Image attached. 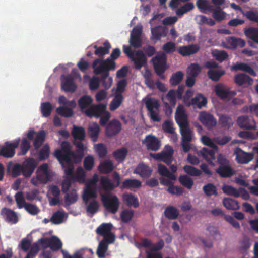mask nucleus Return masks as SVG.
<instances>
[{"mask_svg":"<svg viewBox=\"0 0 258 258\" xmlns=\"http://www.w3.org/2000/svg\"><path fill=\"white\" fill-rule=\"evenodd\" d=\"M60 147V149H56L54 153V156L59 162L62 163L63 161L69 162L70 159H73L74 162L75 163H79L81 162L84 156L83 152H82V155L79 157V153L78 152V149L76 148L75 152L72 151L70 143L68 141H63L61 144Z\"/></svg>","mask_w":258,"mask_h":258,"instance_id":"nucleus-1","label":"nucleus"},{"mask_svg":"<svg viewBox=\"0 0 258 258\" xmlns=\"http://www.w3.org/2000/svg\"><path fill=\"white\" fill-rule=\"evenodd\" d=\"M93 72L96 75H101L102 81L108 80L109 77V71L116 69L115 61H110L109 59H102L97 58L92 63Z\"/></svg>","mask_w":258,"mask_h":258,"instance_id":"nucleus-2","label":"nucleus"},{"mask_svg":"<svg viewBox=\"0 0 258 258\" xmlns=\"http://www.w3.org/2000/svg\"><path fill=\"white\" fill-rule=\"evenodd\" d=\"M100 200L105 209L109 213L115 214L118 211L120 202L115 195L110 192L100 194Z\"/></svg>","mask_w":258,"mask_h":258,"instance_id":"nucleus-3","label":"nucleus"},{"mask_svg":"<svg viewBox=\"0 0 258 258\" xmlns=\"http://www.w3.org/2000/svg\"><path fill=\"white\" fill-rule=\"evenodd\" d=\"M72 136L73 138L72 143L78 149V152L80 153L78 157H80L82 155V152L84 153L86 147L85 146L83 141L85 140L86 133L85 129L81 126L73 125L71 132Z\"/></svg>","mask_w":258,"mask_h":258,"instance_id":"nucleus-4","label":"nucleus"},{"mask_svg":"<svg viewBox=\"0 0 258 258\" xmlns=\"http://www.w3.org/2000/svg\"><path fill=\"white\" fill-rule=\"evenodd\" d=\"M154 69L157 75L161 79H165L164 73L168 69L167 64V56L163 53L158 54L151 59Z\"/></svg>","mask_w":258,"mask_h":258,"instance_id":"nucleus-5","label":"nucleus"},{"mask_svg":"<svg viewBox=\"0 0 258 258\" xmlns=\"http://www.w3.org/2000/svg\"><path fill=\"white\" fill-rule=\"evenodd\" d=\"M145 105L151 119L159 122L161 118L159 115L160 104L158 100L154 98H148L145 102Z\"/></svg>","mask_w":258,"mask_h":258,"instance_id":"nucleus-6","label":"nucleus"},{"mask_svg":"<svg viewBox=\"0 0 258 258\" xmlns=\"http://www.w3.org/2000/svg\"><path fill=\"white\" fill-rule=\"evenodd\" d=\"M20 139L13 141H7L0 149V156L5 158H12L15 154V149L18 148Z\"/></svg>","mask_w":258,"mask_h":258,"instance_id":"nucleus-7","label":"nucleus"},{"mask_svg":"<svg viewBox=\"0 0 258 258\" xmlns=\"http://www.w3.org/2000/svg\"><path fill=\"white\" fill-rule=\"evenodd\" d=\"M107 106L103 103L93 104L85 111V115L90 118L95 117L98 118L107 111Z\"/></svg>","mask_w":258,"mask_h":258,"instance_id":"nucleus-8","label":"nucleus"},{"mask_svg":"<svg viewBox=\"0 0 258 258\" xmlns=\"http://www.w3.org/2000/svg\"><path fill=\"white\" fill-rule=\"evenodd\" d=\"M199 119L204 126L211 130L217 125V120L214 115L205 111L200 112Z\"/></svg>","mask_w":258,"mask_h":258,"instance_id":"nucleus-9","label":"nucleus"},{"mask_svg":"<svg viewBox=\"0 0 258 258\" xmlns=\"http://www.w3.org/2000/svg\"><path fill=\"white\" fill-rule=\"evenodd\" d=\"M143 145H145L148 150L156 151L158 150L161 147V142L157 137L149 134L146 136L144 140H142Z\"/></svg>","mask_w":258,"mask_h":258,"instance_id":"nucleus-10","label":"nucleus"},{"mask_svg":"<svg viewBox=\"0 0 258 258\" xmlns=\"http://www.w3.org/2000/svg\"><path fill=\"white\" fill-rule=\"evenodd\" d=\"M38 165L37 161L33 158H27L22 164L23 169V176L29 177L34 172Z\"/></svg>","mask_w":258,"mask_h":258,"instance_id":"nucleus-11","label":"nucleus"},{"mask_svg":"<svg viewBox=\"0 0 258 258\" xmlns=\"http://www.w3.org/2000/svg\"><path fill=\"white\" fill-rule=\"evenodd\" d=\"M166 150L161 153L155 154L154 157L156 160H160L166 163L167 165L171 164L173 161V150L170 146L166 147Z\"/></svg>","mask_w":258,"mask_h":258,"instance_id":"nucleus-12","label":"nucleus"},{"mask_svg":"<svg viewBox=\"0 0 258 258\" xmlns=\"http://www.w3.org/2000/svg\"><path fill=\"white\" fill-rule=\"evenodd\" d=\"M121 130V123L117 119H114L106 126L105 133L108 137H111L118 134Z\"/></svg>","mask_w":258,"mask_h":258,"instance_id":"nucleus-13","label":"nucleus"},{"mask_svg":"<svg viewBox=\"0 0 258 258\" xmlns=\"http://www.w3.org/2000/svg\"><path fill=\"white\" fill-rule=\"evenodd\" d=\"M130 59L134 62L135 68L136 70H140L143 67L146 66L147 62L145 54L140 50L136 51Z\"/></svg>","mask_w":258,"mask_h":258,"instance_id":"nucleus-14","label":"nucleus"},{"mask_svg":"<svg viewBox=\"0 0 258 258\" xmlns=\"http://www.w3.org/2000/svg\"><path fill=\"white\" fill-rule=\"evenodd\" d=\"M175 119L179 127L189 124L187 115L182 105H179L177 107Z\"/></svg>","mask_w":258,"mask_h":258,"instance_id":"nucleus-15","label":"nucleus"},{"mask_svg":"<svg viewBox=\"0 0 258 258\" xmlns=\"http://www.w3.org/2000/svg\"><path fill=\"white\" fill-rule=\"evenodd\" d=\"M237 124L241 128L247 130L254 129L256 126L255 121L252 117L248 116H239L237 120Z\"/></svg>","mask_w":258,"mask_h":258,"instance_id":"nucleus-16","label":"nucleus"},{"mask_svg":"<svg viewBox=\"0 0 258 258\" xmlns=\"http://www.w3.org/2000/svg\"><path fill=\"white\" fill-rule=\"evenodd\" d=\"M61 88L65 92H74L76 89L74 80L71 75L61 76Z\"/></svg>","mask_w":258,"mask_h":258,"instance_id":"nucleus-17","label":"nucleus"},{"mask_svg":"<svg viewBox=\"0 0 258 258\" xmlns=\"http://www.w3.org/2000/svg\"><path fill=\"white\" fill-rule=\"evenodd\" d=\"M153 170L143 162L140 163L134 171V173L138 174L143 178H148L152 174Z\"/></svg>","mask_w":258,"mask_h":258,"instance_id":"nucleus-18","label":"nucleus"},{"mask_svg":"<svg viewBox=\"0 0 258 258\" xmlns=\"http://www.w3.org/2000/svg\"><path fill=\"white\" fill-rule=\"evenodd\" d=\"M236 159L238 163L247 164L253 159V154L252 153L244 152L241 148H236L235 150Z\"/></svg>","mask_w":258,"mask_h":258,"instance_id":"nucleus-19","label":"nucleus"},{"mask_svg":"<svg viewBox=\"0 0 258 258\" xmlns=\"http://www.w3.org/2000/svg\"><path fill=\"white\" fill-rule=\"evenodd\" d=\"M231 70L235 71H243L253 77H256L257 76V73L253 68L247 63L237 62L231 66Z\"/></svg>","mask_w":258,"mask_h":258,"instance_id":"nucleus-20","label":"nucleus"},{"mask_svg":"<svg viewBox=\"0 0 258 258\" xmlns=\"http://www.w3.org/2000/svg\"><path fill=\"white\" fill-rule=\"evenodd\" d=\"M215 92L216 94L221 99H230L235 95L236 93L234 91H229L224 88L221 85H216L215 87Z\"/></svg>","mask_w":258,"mask_h":258,"instance_id":"nucleus-21","label":"nucleus"},{"mask_svg":"<svg viewBox=\"0 0 258 258\" xmlns=\"http://www.w3.org/2000/svg\"><path fill=\"white\" fill-rule=\"evenodd\" d=\"M234 82L239 86L247 87L251 85L253 80L244 73H239L235 75Z\"/></svg>","mask_w":258,"mask_h":258,"instance_id":"nucleus-22","label":"nucleus"},{"mask_svg":"<svg viewBox=\"0 0 258 258\" xmlns=\"http://www.w3.org/2000/svg\"><path fill=\"white\" fill-rule=\"evenodd\" d=\"M1 214L5 220L12 224H16L18 221L17 214L12 210L4 208L2 209Z\"/></svg>","mask_w":258,"mask_h":258,"instance_id":"nucleus-23","label":"nucleus"},{"mask_svg":"<svg viewBox=\"0 0 258 258\" xmlns=\"http://www.w3.org/2000/svg\"><path fill=\"white\" fill-rule=\"evenodd\" d=\"M216 172L220 177L222 178H229L235 174V172L230 165L219 166L216 169Z\"/></svg>","mask_w":258,"mask_h":258,"instance_id":"nucleus-24","label":"nucleus"},{"mask_svg":"<svg viewBox=\"0 0 258 258\" xmlns=\"http://www.w3.org/2000/svg\"><path fill=\"white\" fill-rule=\"evenodd\" d=\"M96 197V187L85 185L82 194V199L85 204L87 205L90 199H95Z\"/></svg>","mask_w":258,"mask_h":258,"instance_id":"nucleus-25","label":"nucleus"},{"mask_svg":"<svg viewBox=\"0 0 258 258\" xmlns=\"http://www.w3.org/2000/svg\"><path fill=\"white\" fill-rule=\"evenodd\" d=\"M215 150L213 149H209L208 148H203L200 151L199 153L202 157L208 162L209 164L214 166V163L213 160L215 159Z\"/></svg>","mask_w":258,"mask_h":258,"instance_id":"nucleus-26","label":"nucleus"},{"mask_svg":"<svg viewBox=\"0 0 258 258\" xmlns=\"http://www.w3.org/2000/svg\"><path fill=\"white\" fill-rule=\"evenodd\" d=\"M200 50L197 44H191L186 46H181L178 49V52L183 56H189L196 53Z\"/></svg>","mask_w":258,"mask_h":258,"instance_id":"nucleus-27","label":"nucleus"},{"mask_svg":"<svg viewBox=\"0 0 258 258\" xmlns=\"http://www.w3.org/2000/svg\"><path fill=\"white\" fill-rule=\"evenodd\" d=\"M207 99L203 94L198 93L191 99L189 105H193L194 107L199 109L202 108L206 105Z\"/></svg>","mask_w":258,"mask_h":258,"instance_id":"nucleus-28","label":"nucleus"},{"mask_svg":"<svg viewBox=\"0 0 258 258\" xmlns=\"http://www.w3.org/2000/svg\"><path fill=\"white\" fill-rule=\"evenodd\" d=\"M152 39L156 40H159L162 37H165L167 33V29L161 26H158L152 28L151 30Z\"/></svg>","mask_w":258,"mask_h":258,"instance_id":"nucleus-29","label":"nucleus"},{"mask_svg":"<svg viewBox=\"0 0 258 258\" xmlns=\"http://www.w3.org/2000/svg\"><path fill=\"white\" fill-rule=\"evenodd\" d=\"M103 47H98L96 45L94 46V48L95 49L94 53L95 55L100 57L109 53V50L111 48V46L108 41L104 42L103 43Z\"/></svg>","mask_w":258,"mask_h":258,"instance_id":"nucleus-30","label":"nucleus"},{"mask_svg":"<svg viewBox=\"0 0 258 258\" xmlns=\"http://www.w3.org/2000/svg\"><path fill=\"white\" fill-rule=\"evenodd\" d=\"M93 99L88 95L82 96L78 100V106L82 112L85 113V111L91 106Z\"/></svg>","mask_w":258,"mask_h":258,"instance_id":"nucleus-31","label":"nucleus"},{"mask_svg":"<svg viewBox=\"0 0 258 258\" xmlns=\"http://www.w3.org/2000/svg\"><path fill=\"white\" fill-rule=\"evenodd\" d=\"M100 131V127L97 123L93 122L89 125L88 133L93 142H95L97 141Z\"/></svg>","mask_w":258,"mask_h":258,"instance_id":"nucleus-32","label":"nucleus"},{"mask_svg":"<svg viewBox=\"0 0 258 258\" xmlns=\"http://www.w3.org/2000/svg\"><path fill=\"white\" fill-rule=\"evenodd\" d=\"M123 200L128 207L133 206L134 208H137L139 206L138 198L131 193L123 194Z\"/></svg>","mask_w":258,"mask_h":258,"instance_id":"nucleus-33","label":"nucleus"},{"mask_svg":"<svg viewBox=\"0 0 258 258\" xmlns=\"http://www.w3.org/2000/svg\"><path fill=\"white\" fill-rule=\"evenodd\" d=\"M142 186L141 182L137 179H125L121 186L122 189H131L140 188Z\"/></svg>","mask_w":258,"mask_h":258,"instance_id":"nucleus-34","label":"nucleus"},{"mask_svg":"<svg viewBox=\"0 0 258 258\" xmlns=\"http://www.w3.org/2000/svg\"><path fill=\"white\" fill-rule=\"evenodd\" d=\"M226 40L227 43L232 48H236L237 47L242 48L245 45V41L243 39L239 38L228 37Z\"/></svg>","mask_w":258,"mask_h":258,"instance_id":"nucleus-35","label":"nucleus"},{"mask_svg":"<svg viewBox=\"0 0 258 258\" xmlns=\"http://www.w3.org/2000/svg\"><path fill=\"white\" fill-rule=\"evenodd\" d=\"M114 168L113 162L109 160H106L100 163L98 166V170L101 173L108 174Z\"/></svg>","mask_w":258,"mask_h":258,"instance_id":"nucleus-36","label":"nucleus"},{"mask_svg":"<svg viewBox=\"0 0 258 258\" xmlns=\"http://www.w3.org/2000/svg\"><path fill=\"white\" fill-rule=\"evenodd\" d=\"M219 124L222 127L226 128H230L233 124L231 117L226 114L219 115Z\"/></svg>","mask_w":258,"mask_h":258,"instance_id":"nucleus-37","label":"nucleus"},{"mask_svg":"<svg viewBox=\"0 0 258 258\" xmlns=\"http://www.w3.org/2000/svg\"><path fill=\"white\" fill-rule=\"evenodd\" d=\"M180 132L182 137V141H191L193 132L189 127V124L181 126Z\"/></svg>","mask_w":258,"mask_h":258,"instance_id":"nucleus-38","label":"nucleus"},{"mask_svg":"<svg viewBox=\"0 0 258 258\" xmlns=\"http://www.w3.org/2000/svg\"><path fill=\"white\" fill-rule=\"evenodd\" d=\"M222 203L223 206L228 210H236L239 208L238 202L230 198H224L222 201Z\"/></svg>","mask_w":258,"mask_h":258,"instance_id":"nucleus-39","label":"nucleus"},{"mask_svg":"<svg viewBox=\"0 0 258 258\" xmlns=\"http://www.w3.org/2000/svg\"><path fill=\"white\" fill-rule=\"evenodd\" d=\"M78 195L75 189H72L69 192L66 194L64 197L65 206H69L75 203L78 200Z\"/></svg>","mask_w":258,"mask_h":258,"instance_id":"nucleus-40","label":"nucleus"},{"mask_svg":"<svg viewBox=\"0 0 258 258\" xmlns=\"http://www.w3.org/2000/svg\"><path fill=\"white\" fill-rule=\"evenodd\" d=\"M73 162H74L73 159H70L69 162L63 161L62 163L60 162L64 170L65 174L71 176L72 179L74 178V166L72 163Z\"/></svg>","mask_w":258,"mask_h":258,"instance_id":"nucleus-41","label":"nucleus"},{"mask_svg":"<svg viewBox=\"0 0 258 258\" xmlns=\"http://www.w3.org/2000/svg\"><path fill=\"white\" fill-rule=\"evenodd\" d=\"M100 184L105 192L112 191L115 188L114 183L106 176L100 177Z\"/></svg>","mask_w":258,"mask_h":258,"instance_id":"nucleus-42","label":"nucleus"},{"mask_svg":"<svg viewBox=\"0 0 258 258\" xmlns=\"http://www.w3.org/2000/svg\"><path fill=\"white\" fill-rule=\"evenodd\" d=\"M114 97L109 105V108L111 111H114L119 108L123 100L122 94L120 93H114Z\"/></svg>","mask_w":258,"mask_h":258,"instance_id":"nucleus-43","label":"nucleus"},{"mask_svg":"<svg viewBox=\"0 0 258 258\" xmlns=\"http://www.w3.org/2000/svg\"><path fill=\"white\" fill-rule=\"evenodd\" d=\"M164 215L169 220H175L179 215V211L173 206H168L164 211Z\"/></svg>","mask_w":258,"mask_h":258,"instance_id":"nucleus-44","label":"nucleus"},{"mask_svg":"<svg viewBox=\"0 0 258 258\" xmlns=\"http://www.w3.org/2000/svg\"><path fill=\"white\" fill-rule=\"evenodd\" d=\"M246 37L258 44V28L250 27L244 30Z\"/></svg>","mask_w":258,"mask_h":258,"instance_id":"nucleus-45","label":"nucleus"},{"mask_svg":"<svg viewBox=\"0 0 258 258\" xmlns=\"http://www.w3.org/2000/svg\"><path fill=\"white\" fill-rule=\"evenodd\" d=\"M112 228V224L103 223L97 228L96 232L97 234L103 236L111 232Z\"/></svg>","mask_w":258,"mask_h":258,"instance_id":"nucleus-46","label":"nucleus"},{"mask_svg":"<svg viewBox=\"0 0 258 258\" xmlns=\"http://www.w3.org/2000/svg\"><path fill=\"white\" fill-rule=\"evenodd\" d=\"M127 154V150L125 148H122L114 151L112 155L115 159L120 163L124 161Z\"/></svg>","mask_w":258,"mask_h":258,"instance_id":"nucleus-47","label":"nucleus"},{"mask_svg":"<svg viewBox=\"0 0 258 258\" xmlns=\"http://www.w3.org/2000/svg\"><path fill=\"white\" fill-rule=\"evenodd\" d=\"M225 72L221 70H209L207 72V75L209 79L214 81H217L220 78L225 74Z\"/></svg>","mask_w":258,"mask_h":258,"instance_id":"nucleus-48","label":"nucleus"},{"mask_svg":"<svg viewBox=\"0 0 258 258\" xmlns=\"http://www.w3.org/2000/svg\"><path fill=\"white\" fill-rule=\"evenodd\" d=\"M62 243L57 236H52L50 237L49 247L52 251H58L62 248Z\"/></svg>","mask_w":258,"mask_h":258,"instance_id":"nucleus-49","label":"nucleus"},{"mask_svg":"<svg viewBox=\"0 0 258 258\" xmlns=\"http://www.w3.org/2000/svg\"><path fill=\"white\" fill-rule=\"evenodd\" d=\"M201 67L197 63L190 64L187 70V73L188 76L196 77L201 71Z\"/></svg>","mask_w":258,"mask_h":258,"instance_id":"nucleus-50","label":"nucleus"},{"mask_svg":"<svg viewBox=\"0 0 258 258\" xmlns=\"http://www.w3.org/2000/svg\"><path fill=\"white\" fill-rule=\"evenodd\" d=\"M223 192L229 196H234L235 198L240 197V192L239 190L231 185H224L222 187Z\"/></svg>","mask_w":258,"mask_h":258,"instance_id":"nucleus-51","label":"nucleus"},{"mask_svg":"<svg viewBox=\"0 0 258 258\" xmlns=\"http://www.w3.org/2000/svg\"><path fill=\"white\" fill-rule=\"evenodd\" d=\"M52 109V106L49 102H43L41 104V112L43 117H49L51 113Z\"/></svg>","mask_w":258,"mask_h":258,"instance_id":"nucleus-52","label":"nucleus"},{"mask_svg":"<svg viewBox=\"0 0 258 258\" xmlns=\"http://www.w3.org/2000/svg\"><path fill=\"white\" fill-rule=\"evenodd\" d=\"M108 244L104 241H101L98 244L96 251L97 255L98 258H103L105 256V253L108 250Z\"/></svg>","mask_w":258,"mask_h":258,"instance_id":"nucleus-53","label":"nucleus"},{"mask_svg":"<svg viewBox=\"0 0 258 258\" xmlns=\"http://www.w3.org/2000/svg\"><path fill=\"white\" fill-rule=\"evenodd\" d=\"M212 54L216 60L221 62L226 60L228 57V53L224 50L215 49L212 51Z\"/></svg>","mask_w":258,"mask_h":258,"instance_id":"nucleus-54","label":"nucleus"},{"mask_svg":"<svg viewBox=\"0 0 258 258\" xmlns=\"http://www.w3.org/2000/svg\"><path fill=\"white\" fill-rule=\"evenodd\" d=\"M99 203L98 201L93 200L90 202L86 207V212L91 216L94 215L99 210Z\"/></svg>","mask_w":258,"mask_h":258,"instance_id":"nucleus-55","label":"nucleus"},{"mask_svg":"<svg viewBox=\"0 0 258 258\" xmlns=\"http://www.w3.org/2000/svg\"><path fill=\"white\" fill-rule=\"evenodd\" d=\"M94 149L96 153L100 158H104L107 153L106 146L103 143L95 144Z\"/></svg>","mask_w":258,"mask_h":258,"instance_id":"nucleus-56","label":"nucleus"},{"mask_svg":"<svg viewBox=\"0 0 258 258\" xmlns=\"http://www.w3.org/2000/svg\"><path fill=\"white\" fill-rule=\"evenodd\" d=\"M134 215V210L131 209H125L121 212L120 216L122 222L127 223L132 220Z\"/></svg>","mask_w":258,"mask_h":258,"instance_id":"nucleus-57","label":"nucleus"},{"mask_svg":"<svg viewBox=\"0 0 258 258\" xmlns=\"http://www.w3.org/2000/svg\"><path fill=\"white\" fill-rule=\"evenodd\" d=\"M45 137V134L44 131H41L37 133L33 143L35 149L37 150L41 146L44 141Z\"/></svg>","mask_w":258,"mask_h":258,"instance_id":"nucleus-58","label":"nucleus"},{"mask_svg":"<svg viewBox=\"0 0 258 258\" xmlns=\"http://www.w3.org/2000/svg\"><path fill=\"white\" fill-rule=\"evenodd\" d=\"M179 181L183 186L189 189H191L194 185V180L186 175H180Z\"/></svg>","mask_w":258,"mask_h":258,"instance_id":"nucleus-59","label":"nucleus"},{"mask_svg":"<svg viewBox=\"0 0 258 258\" xmlns=\"http://www.w3.org/2000/svg\"><path fill=\"white\" fill-rule=\"evenodd\" d=\"M194 8V5L191 2H188L178 8L176 14L178 16H181L187 12L192 10Z\"/></svg>","mask_w":258,"mask_h":258,"instance_id":"nucleus-60","label":"nucleus"},{"mask_svg":"<svg viewBox=\"0 0 258 258\" xmlns=\"http://www.w3.org/2000/svg\"><path fill=\"white\" fill-rule=\"evenodd\" d=\"M183 75V73L180 71L173 73L170 79V84L172 86L178 85L182 80Z\"/></svg>","mask_w":258,"mask_h":258,"instance_id":"nucleus-61","label":"nucleus"},{"mask_svg":"<svg viewBox=\"0 0 258 258\" xmlns=\"http://www.w3.org/2000/svg\"><path fill=\"white\" fill-rule=\"evenodd\" d=\"M203 190L206 196L210 197L217 196L218 192L216 186L212 183H208L203 187Z\"/></svg>","mask_w":258,"mask_h":258,"instance_id":"nucleus-62","label":"nucleus"},{"mask_svg":"<svg viewBox=\"0 0 258 258\" xmlns=\"http://www.w3.org/2000/svg\"><path fill=\"white\" fill-rule=\"evenodd\" d=\"M64 214V213L59 211L55 212L52 216L50 221L54 224H59L63 222Z\"/></svg>","mask_w":258,"mask_h":258,"instance_id":"nucleus-63","label":"nucleus"},{"mask_svg":"<svg viewBox=\"0 0 258 258\" xmlns=\"http://www.w3.org/2000/svg\"><path fill=\"white\" fill-rule=\"evenodd\" d=\"M56 112L61 116L66 117H71L73 115V111L71 108L64 106L58 107Z\"/></svg>","mask_w":258,"mask_h":258,"instance_id":"nucleus-64","label":"nucleus"}]
</instances>
